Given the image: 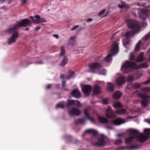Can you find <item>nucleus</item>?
I'll return each instance as SVG.
<instances>
[{"instance_id": "nucleus-1", "label": "nucleus", "mask_w": 150, "mask_h": 150, "mask_svg": "<svg viewBox=\"0 0 150 150\" xmlns=\"http://www.w3.org/2000/svg\"><path fill=\"white\" fill-rule=\"evenodd\" d=\"M128 132L129 135L130 136L125 139V143L126 144H132L134 139L142 143L146 140L147 138V136L142 133L139 134V131L136 129H130L128 130Z\"/></svg>"}, {"instance_id": "nucleus-2", "label": "nucleus", "mask_w": 150, "mask_h": 150, "mask_svg": "<svg viewBox=\"0 0 150 150\" xmlns=\"http://www.w3.org/2000/svg\"><path fill=\"white\" fill-rule=\"evenodd\" d=\"M148 65L147 63H142L138 65L134 62L126 61L121 67V70L125 73L130 72L132 69H136L141 68H147Z\"/></svg>"}, {"instance_id": "nucleus-3", "label": "nucleus", "mask_w": 150, "mask_h": 150, "mask_svg": "<svg viewBox=\"0 0 150 150\" xmlns=\"http://www.w3.org/2000/svg\"><path fill=\"white\" fill-rule=\"evenodd\" d=\"M127 25L129 28L133 29L134 30L128 31L125 33V36L126 37V39L134 36V35L141 28L139 22L135 20L127 21Z\"/></svg>"}, {"instance_id": "nucleus-4", "label": "nucleus", "mask_w": 150, "mask_h": 150, "mask_svg": "<svg viewBox=\"0 0 150 150\" xmlns=\"http://www.w3.org/2000/svg\"><path fill=\"white\" fill-rule=\"evenodd\" d=\"M31 22L30 19H24L21 20V22H17L16 24H15L13 27L8 29L7 32L10 33L17 30L19 28L21 27H25L27 25L30 26Z\"/></svg>"}, {"instance_id": "nucleus-5", "label": "nucleus", "mask_w": 150, "mask_h": 150, "mask_svg": "<svg viewBox=\"0 0 150 150\" xmlns=\"http://www.w3.org/2000/svg\"><path fill=\"white\" fill-rule=\"evenodd\" d=\"M107 137L103 134L100 135V137L98 138L97 140L93 143V145L98 147L103 146L105 145L106 142L105 140Z\"/></svg>"}, {"instance_id": "nucleus-6", "label": "nucleus", "mask_w": 150, "mask_h": 150, "mask_svg": "<svg viewBox=\"0 0 150 150\" xmlns=\"http://www.w3.org/2000/svg\"><path fill=\"white\" fill-rule=\"evenodd\" d=\"M139 10L138 14L139 18L145 20L146 17L148 16V11L145 9L138 8Z\"/></svg>"}, {"instance_id": "nucleus-7", "label": "nucleus", "mask_w": 150, "mask_h": 150, "mask_svg": "<svg viewBox=\"0 0 150 150\" xmlns=\"http://www.w3.org/2000/svg\"><path fill=\"white\" fill-rule=\"evenodd\" d=\"M143 96H146V95L142 93L139 94V96L140 98L143 99V100L141 102V104L142 106L144 107H146L148 106L149 104V98Z\"/></svg>"}, {"instance_id": "nucleus-8", "label": "nucleus", "mask_w": 150, "mask_h": 150, "mask_svg": "<svg viewBox=\"0 0 150 150\" xmlns=\"http://www.w3.org/2000/svg\"><path fill=\"white\" fill-rule=\"evenodd\" d=\"M90 69L93 71V72L94 73L93 71L94 70H99L102 67L101 64L99 63H93L90 64L88 65Z\"/></svg>"}, {"instance_id": "nucleus-9", "label": "nucleus", "mask_w": 150, "mask_h": 150, "mask_svg": "<svg viewBox=\"0 0 150 150\" xmlns=\"http://www.w3.org/2000/svg\"><path fill=\"white\" fill-rule=\"evenodd\" d=\"M18 33L17 32H15L12 34L11 37L8 40V44L9 45L14 43L16 41V39L18 37Z\"/></svg>"}, {"instance_id": "nucleus-10", "label": "nucleus", "mask_w": 150, "mask_h": 150, "mask_svg": "<svg viewBox=\"0 0 150 150\" xmlns=\"http://www.w3.org/2000/svg\"><path fill=\"white\" fill-rule=\"evenodd\" d=\"M139 146L136 144H133L129 146H121L117 148L118 150H125L127 149H137Z\"/></svg>"}, {"instance_id": "nucleus-11", "label": "nucleus", "mask_w": 150, "mask_h": 150, "mask_svg": "<svg viewBox=\"0 0 150 150\" xmlns=\"http://www.w3.org/2000/svg\"><path fill=\"white\" fill-rule=\"evenodd\" d=\"M81 89L84 94H88L91 91L92 87L89 85H83L81 87Z\"/></svg>"}, {"instance_id": "nucleus-12", "label": "nucleus", "mask_w": 150, "mask_h": 150, "mask_svg": "<svg viewBox=\"0 0 150 150\" xmlns=\"http://www.w3.org/2000/svg\"><path fill=\"white\" fill-rule=\"evenodd\" d=\"M106 116L108 118H111L115 117V113L109 106H108L106 109Z\"/></svg>"}, {"instance_id": "nucleus-13", "label": "nucleus", "mask_w": 150, "mask_h": 150, "mask_svg": "<svg viewBox=\"0 0 150 150\" xmlns=\"http://www.w3.org/2000/svg\"><path fill=\"white\" fill-rule=\"evenodd\" d=\"M68 112L70 115H79L81 114L80 110L76 108H72L71 110H69Z\"/></svg>"}, {"instance_id": "nucleus-14", "label": "nucleus", "mask_w": 150, "mask_h": 150, "mask_svg": "<svg viewBox=\"0 0 150 150\" xmlns=\"http://www.w3.org/2000/svg\"><path fill=\"white\" fill-rule=\"evenodd\" d=\"M118 45L117 42H115L112 45L111 52L113 54V55H114L118 53Z\"/></svg>"}, {"instance_id": "nucleus-15", "label": "nucleus", "mask_w": 150, "mask_h": 150, "mask_svg": "<svg viewBox=\"0 0 150 150\" xmlns=\"http://www.w3.org/2000/svg\"><path fill=\"white\" fill-rule=\"evenodd\" d=\"M71 93L73 96L76 98H78L81 96L80 91L77 89L73 90L71 92Z\"/></svg>"}, {"instance_id": "nucleus-16", "label": "nucleus", "mask_w": 150, "mask_h": 150, "mask_svg": "<svg viewBox=\"0 0 150 150\" xmlns=\"http://www.w3.org/2000/svg\"><path fill=\"white\" fill-rule=\"evenodd\" d=\"M125 122V120L124 119L118 118L114 120L112 123L115 125H118L124 123Z\"/></svg>"}, {"instance_id": "nucleus-17", "label": "nucleus", "mask_w": 150, "mask_h": 150, "mask_svg": "<svg viewBox=\"0 0 150 150\" xmlns=\"http://www.w3.org/2000/svg\"><path fill=\"white\" fill-rule=\"evenodd\" d=\"M101 88L98 85H96L93 87V92L94 95H96L100 93L101 92Z\"/></svg>"}, {"instance_id": "nucleus-18", "label": "nucleus", "mask_w": 150, "mask_h": 150, "mask_svg": "<svg viewBox=\"0 0 150 150\" xmlns=\"http://www.w3.org/2000/svg\"><path fill=\"white\" fill-rule=\"evenodd\" d=\"M125 81V79L123 77H119L116 79V84L118 86L122 85Z\"/></svg>"}, {"instance_id": "nucleus-19", "label": "nucleus", "mask_w": 150, "mask_h": 150, "mask_svg": "<svg viewBox=\"0 0 150 150\" xmlns=\"http://www.w3.org/2000/svg\"><path fill=\"white\" fill-rule=\"evenodd\" d=\"M85 132L89 134H91L94 136H96L98 134V132L96 130L92 129L86 130L85 131Z\"/></svg>"}, {"instance_id": "nucleus-20", "label": "nucleus", "mask_w": 150, "mask_h": 150, "mask_svg": "<svg viewBox=\"0 0 150 150\" xmlns=\"http://www.w3.org/2000/svg\"><path fill=\"white\" fill-rule=\"evenodd\" d=\"M84 113L87 118L89 120L92 122L94 123L95 122L94 119L93 118H91L89 115V113L86 109H84Z\"/></svg>"}, {"instance_id": "nucleus-21", "label": "nucleus", "mask_w": 150, "mask_h": 150, "mask_svg": "<svg viewBox=\"0 0 150 150\" xmlns=\"http://www.w3.org/2000/svg\"><path fill=\"white\" fill-rule=\"evenodd\" d=\"M114 84L110 82H108L106 89L108 91L112 92L114 90Z\"/></svg>"}, {"instance_id": "nucleus-22", "label": "nucleus", "mask_w": 150, "mask_h": 150, "mask_svg": "<svg viewBox=\"0 0 150 150\" xmlns=\"http://www.w3.org/2000/svg\"><path fill=\"white\" fill-rule=\"evenodd\" d=\"M144 53L143 52H141L139 54L138 58L135 59L137 62H140L143 61L144 60L143 57Z\"/></svg>"}, {"instance_id": "nucleus-23", "label": "nucleus", "mask_w": 150, "mask_h": 150, "mask_svg": "<svg viewBox=\"0 0 150 150\" xmlns=\"http://www.w3.org/2000/svg\"><path fill=\"white\" fill-rule=\"evenodd\" d=\"M121 92L118 91L113 94V98L115 99H118L121 97Z\"/></svg>"}, {"instance_id": "nucleus-24", "label": "nucleus", "mask_w": 150, "mask_h": 150, "mask_svg": "<svg viewBox=\"0 0 150 150\" xmlns=\"http://www.w3.org/2000/svg\"><path fill=\"white\" fill-rule=\"evenodd\" d=\"M65 103L64 101H62L59 103L57 104L56 106V108H60L62 109H64L65 105Z\"/></svg>"}, {"instance_id": "nucleus-25", "label": "nucleus", "mask_w": 150, "mask_h": 150, "mask_svg": "<svg viewBox=\"0 0 150 150\" xmlns=\"http://www.w3.org/2000/svg\"><path fill=\"white\" fill-rule=\"evenodd\" d=\"M98 118L99 121L101 123H106L108 122V119L105 117L98 116Z\"/></svg>"}, {"instance_id": "nucleus-26", "label": "nucleus", "mask_w": 150, "mask_h": 150, "mask_svg": "<svg viewBox=\"0 0 150 150\" xmlns=\"http://www.w3.org/2000/svg\"><path fill=\"white\" fill-rule=\"evenodd\" d=\"M118 6L119 8H128L129 7V6L124 2H121L120 4H118Z\"/></svg>"}, {"instance_id": "nucleus-27", "label": "nucleus", "mask_w": 150, "mask_h": 150, "mask_svg": "<svg viewBox=\"0 0 150 150\" xmlns=\"http://www.w3.org/2000/svg\"><path fill=\"white\" fill-rule=\"evenodd\" d=\"M85 122L84 119H79L74 121V123L76 124H84Z\"/></svg>"}, {"instance_id": "nucleus-28", "label": "nucleus", "mask_w": 150, "mask_h": 150, "mask_svg": "<svg viewBox=\"0 0 150 150\" xmlns=\"http://www.w3.org/2000/svg\"><path fill=\"white\" fill-rule=\"evenodd\" d=\"M47 21L44 18H42L41 19H39L37 20H33V23H42V22H47Z\"/></svg>"}, {"instance_id": "nucleus-29", "label": "nucleus", "mask_w": 150, "mask_h": 150, "mask_svg": "<svg viewBox=\"0 0 150 150\" xmlns=\"http://www.w3.org/2000/svg\"><path fill=\"white\" fill-rule=\"evenodd\" d=\"M126 112V110L124 109L117 110H115V112L119 114H125Z\"/></svg>"}, {"instance_id": "nucleus-30", "label": "nucleus", "mask_w": 150, "mask_h": 150, "mask_svg": "<svg viewBox=\"0 0 150 150\" xmlns=\"http://www.w3.org/2000/svg\"><path fill=\"white\" fill-rule=\"evenodd\" d=\"M112 55L111 54H109L108 55L104 58L105 61L106 62H108L110 61L112 59Z\"/></svg>"}, {"instance_id": "nucleus-31", "label": "nucleus", "mask_w": 150, "mask_h": 150, "mask_svg": "<svg viewBox=\"0 0 150 150\" xmlns=\"http://www.w3.org/2000/svg\"><path fill=\"white\" fill-rule=\"evenodd\" d=\"M68 61V59L66 56H64V58L62 60L61 62V65L62 66H64L67 63Z\"/></svg>"}, {"instance_id": "nucleus-32", "label": "nucleus", "mask_w": 150, "mask_h": 150, "mask_svg": "<svg viewBox=\"0 0 150 150\" xmlns=\"http://www.w3.org/2000/svg\"><path fill=\"white\" fill-rule=\"evenodd\" d=\"M113 107L115 108H119L122 107V105L119 102H117L112 105Z\"/></svg>"}, {"instance_id": "nucleus-33", "label": "nucleus", "mask_w": 150, "mask_h": 150, "mask_svg": "<svg viewBox=\"0 0 150 150\" xmlns=\"http://www.w3.org/2000/svg\"><path fill=\"white\" fill-rule=\"evenodd\" d=\"M74 72L73 71L70 72L69 73V75L66 77V79L67 80H69L70 79L74 76Z\"/></svg>"}, {"instance_id": "nucleus-34", "label": "nucleus", "mask_w": 150, "mask_h": 150, "mask_svg": "<svg viewBox=\"0 0 150 150\" xmlns=\"http://www.w3.org/2000/svg\"><path fill=\"white\" fill-rule=\"evenodd\" d=\"M73 105L79 107L81 106V104L79 101L78 100H74Z\"/></svg>"}, {"instance_id": "nucleus-35", "label": "nucleus", "mask_w": 150, "mask_h": 150, "mask_svg": "<svg viewBox=\"0 0 150 150\" xmlns=\"http://www.w3.org/2000/svg\"><path fill=\"white\" fill-rule=\"evenodd\" d=\"M65 54V50L64 47L62 46L61 47V51L59 54L60 56H63Z\"/></svg>"}, {"instance_id": "nucleus-36", "label": "nucleus", "mask_w": 150, "mask_h": 150, "mask_svg": "<svg viewBox=\"0 0 150 150\" xmlns=\"http://www.w3.org/2000/svg\"><path fill=\"white\" fill-rule=\"evenodd\" d=\"M141 86V85L138 83H136L132 86V87L134 89H137L139 88Z\"/></svg>"}, {"instance_id": "nucleus-37", "label": "nucleus", "mask_w": 150, "mask_h": 150, "mask_svg": "<svg viewBox=\"0 0 150 150\" xmlns=\"http://www.w3.org/2000/svg\"><path fill=\"white\" fill-rule=\"evenodd\" d=\"M74 102V100H71L68 101L67 105V107L68 108L69 106L73 105Z\"/></svg>"}, {"instance_id": "nucleus-38", "label": "nucleus", "mask_w": 150, "mask_h": 150, "mask_svg": "<svg viewBox=\"0 0 150 150\" xmlns=\"http://www.w3.org/2000/svg\"><path fill=\"white\" fill-rule=\"evenodd\" d=\"M122 143V141L121 139H118L115 141V144L117 145L121 144Z\"/></svg>"}, {"instance_id": "nucleus-39", "label": "nucleus", "mask_w": 150, "mask_h": 150, "mask_svg": "<svg viewBox=\"0 0 150 150\" xmlns=\"http://www.w3.org/2000/svg\"><path fill=\"white\" fill-rule=\"evenodd\" d=\"M135 57V55L134 53V52L131 53L130 55L129 59L131 60H135V59H134Z\"/></svg>"}, {"instance_id": "nucleus-40", "label": "nucleus", "mask_w": 150, "mask_h": 150, "mask_svg": "<svg viewBox=\"0 0 150 150\" xmlns=\"http://www.w3.org/2000/svg\"><path fill=\"white\" fill-rule=\"evenodd\" d=\"M142 90L145 92H149L150 91V88L149 87H146L142 88Z\"/></svg>"}, {"instance_id": "nucleus-41", "label": "nucleus", "mask_w": 150, "mask_h": 150, "mask_svg": "<svg viewBox=\"0 0 150 150\" xmlns=\"http://www.w3.org/2000/svg\"><path fill=\"white\" fill-rule=\"evenodd\" d=\"M102 103L103 104H108V101L107 98H105L102 100Z\"/></svg>"}, {"instance_id": "nucleus-42", "label": "nucleus", "mask_w": 150, "mask_h": 150, "mask_svg": "<svg viewBox=\"0 0 150 150\" xmlns=\"http://www.w3.org/2000/svg\"><path fill=\"white\" fill-rule=\"evenodd\" d=\"M144 132L147 134L150 135V129H144Z\"/></svg>"}, {"instance_id": "nucleus-43", "label": "nucleus", "mask_w": 150, "mask_h": 150, "mask_svg": "<svg viewBox=\"0 0 150 150\" xmlns=\"http://www.w3.org/2000/svg\"><path fill=\"white\" fill-rule=\"evenodd\" d=\"M134 77L132 76H129L128 79L127 81L128 82H131L133 81L134 80Z\"/></svg>"}, {"instance_id": "nucleus-44", "label": "nucleus", "mask_w": 150, "mask_h": 150, "mask_svg": "<svg viewBox=\"0 0 150 150\" xmlns=\"http://www.w3.org/2000/svg\"><path fill=\"white\" fill-rule=\"evenodd\" d=\"M140 45L139 43H138L137 45L135 48V50L136 51H137L139 50L140 47Z\"/></svg>"}, {"instance_id": "nucleus-45", "label": "nucleus", "mask_w": 150, "mask_h": 150, "mask_svg": "<svg viewBox=\"0 0 150 150\" xmlns=\"http://www.w3.org/2000/svg\"><path fill=\"white\" fill-rule=\"evenodd\" d=\"M106 74V71L105 70L103 69L102 70V72H100L99 73V74L100 75H105Z\"/></svg>"}, {"instance_id": "nucleus-46", "label": "nucleus", "mask_w": 150, "mask_h": 150, "mask_svg": "<svg viewBox=\"0 0 150 150\" xmlns=\"http://www.w3.org/2000/svg\"><path fill=\"white\" fill-rule=\"evenodd\" d=\"M106 9L103 10L101 11L99 13V16H101L103 15L105 12Z\"/></svg>"}, {"instance_id": "nucleus-47", "label": "nucleus", "mask_w": 150, "mask_h": 150, "mask_svg": "<svg viewBox=\"0 0 150 150\" xmlns=\"http://www.w3.org/2000/svg\"><path fill=\"white\" fill-rule=\"evenodd\" d=\"M150 37V33L146 35L144 39L145 40L148 39Z\"/></svg>"}, {"instance_id": "nucleus-48", "label": "nucleus", "mask_w": 150, "mask_h": 150, "mask_svg": "<svg viewBox=\"0 0 150 150\" xmlns=\"http://www.w3.org/2000/svg\"><path fill=\"white\" fill-rule=\"evenodd\" d=\"M150 37V33L146 35L144 39L145 40L148 39Z\"/></svg>"}, {"instance_id": "nucleus-49", "label": "nucleus", "mask_w": 150, "mask_h": 150, "mask_svg": "<svg viewBox=\"0 0 150 150\" xmlns=\"http://www.w3.org/2000/svg\"><path fill=\"white\" fill-rule=\"evenodd\" d=\"M150 83V79H148L146 81L143 82L142 83V84L143 85H145V84H147Z\"/></svg>"}, {"instance_id": "nucleus-50", "label": "nucleus", "mask_w": 150, "mask_h": 150, "mask_svg": "<svg viewBox=\"0 0 150 150\" xmlns=\"http://www.w3.org/2000/svg\"><path fill=\"white\" fill-rule=\"evenodd\" d=\"M79 27L78 25H76L74 26L73 28L71 29V31H73L78 28Z\"/></svg>"}, {"instance_id": "nucleus-51", "label": "nucleus", "mask_w": 150, "mask_h": 150, "mask_svg": "<svg viewBox=\"0 0 150 150\" xmlns=\"http://www.w3.org/2000/svg\"><path fill=\"white\" fill-rule=\"evenodd\" d=\"M51 85L50 84H48L46 87V88L47 89H48L51 88Z\"/></svg>"}, {"instance_id": "nucleus-52", "label": "nucleus", "mask_w": 150, "mask_h": 150, "mask_svg": "<svg viewBox=\"0 0 150 150\" xmlns=\"http://www.w3.org/2000/svg\"><path fill=\"white\" fill-rule=\"evenodd\" d=\"M66 85V81H63L62 82V87L64 88Z\"/></svg>"}, {"instance_id": "nucleus-53", "label": "nucleus", "mask_w": 150, "mask_h": 150, "mask_svg": "<svg viewBox=\"0 0 150 150\" xmlns=\"http://www.w3.org/2000/svg\"><path fill=\"white\" fill-rule=\"evenodd\" d=\"M34 17L38 19V20L40 18V16L38 15H35L34 16Z\"/></svg>"}, {"instance_id": "nucleus-54", "label": "nucleus", "mask_w": 150, "mask_h": 150, "mask_svg": "<svg viewBox=\"0 0 150 150\" xmlns=\"http://www.w3.org/2000/svg\"><path fill=\"white\" fill-rule=\"evenodd\" d=\"M40 28L41 27H40L37 26L36 28H35L34 30L37 31L39 30Z\"/></svg>"}, {"instance_id": "nucleus-55", "label": "nucleus", "mask_w": 150, "mask_h": 150, "mask_svg": "<svg viewBox=\"0 0 150 150\" xmlns=\"http://www.w3.org/2000/svg\"><path fill=\"white\" fill-rule=\"evenodd\" d=\"M43 62L42 61L38 62H35V64H43Z\"/></svg>"}, {"instance_id": "nucleus-56", "label": "nucleus", "mask_w": 150, "mask_h": 150, "mask_svg": "<svg viewBox=\"0 0 150 150\" xmlns=\"http://www.w3.org/2000/svg\"><path fill=\"white\" fill-rule=\"evenodd\" d=\"M122 136H123V134L121 133L118 134H117V136L118 137H120Z\"/></svg>"}, {"instance_id": "nucleus-57", "label": "nucleus", "mask_w": 150, "mask_h": 150, "mask_svg": "<svg viewBox=\"0 0 150 150\" xmlns=\"http://www.w3.org/2000/svg\"><path fill=\"white\" fill-rule=\"evenodd\" d=\"M93 20V19L91 18H89L87 20V21L91 22Z\"/></svg>"}, {"instance_id": "nucleus-58", "label": "nucleus", "mask_w": 150, "mask_h": 150, "mask_svg": "<svg viewBox=\"0 0 150 150\" xmlns=\"http://www.w3.org/2000/svg\"><path fill=\"white\" fill-rule=\"evenodd\" d=\"M53 36L55 37L57 39H58L59 38L58 36L57 35H53Z\"/></svg>"}, {"instance_id": "nucleus-59", "label": "nucleus", "mask_w": 150, "mask_h": 150, "mask_svg": "<svg viewBox=\"0 0 150 150\" xmlns=\"http://www.w3.org/2000/svg\"><path fill=\"white\" fill-rule=\"evenodd\" d=\"M75 37L72 36L70 40H74V39H75Z\"/></svg>"}, {"instance_id": "nucleus-60", "label": "nucleus", "mask_w": 150, "mask_h": 150, "mask_svg": "<svg viewBox=\"0 0 150 150\" xmlns=\"http://www.w3.org/2000/svg\"><path fill=\"white\" fill-rule=\"evenodd\" d=\"M146 122L150 124V119H146Z\"/></svg>"}, {"instance_id": "nucleus-61", "label": "nucleus", "mask_w": 150, "mask_h": 150, "mask_svg": "<svg viewBox=\"0 0 150 150\" xmlns=\"http://www.w3.org/2000/svg\"><path fill=\"white\" fill-rule=\"evenodd\" d=\"M137 5L139 6H144V5H141L140 4L139 2L137 3Z\"/></svg>"}, {"instance_id": "nucleus-62", "label": "nucleus", "mask_w": 150, "mask_h": 150, "mask_svg": "<svg viewBox=\"0 0 150 150\" xmlns=\"http://www.w3.org/2000/svg\"><path fill=\"white\" fill-rule=\"evenodd\" d=\"M60 78L61 79H64V75L63 74H61L60 75Z\"/></svg>"}, {"instance_id": "nucleus-63", "label": "nucleus", "mask_w": 150, "mask_h": 150, "mask_svg": "<svg viewBox=\"0 0 150 150\" xmlns=\"http://www.w3.org/2000/svg\"><path fill=\"white\" fill-rule=\"evenodd\" d=\"M22 2L23 4H25L26 2V0H22Z\"/></svg>"}, {"instance_id": "nucleus-64", "label": "nucleus", "mask_w": 150, "mask_h": 150, "mask_svg": "<svg viewBox=\"0 0 150 150\" xmlns=\"http://www.w3.org/2000/svg\"><path fill=\"white\" fill-rule=\"evenodd\" d=\"M150 52V48L148 50L147 52L146 53L148 54H149V53Z\"/></svg>"}]
</instances>
